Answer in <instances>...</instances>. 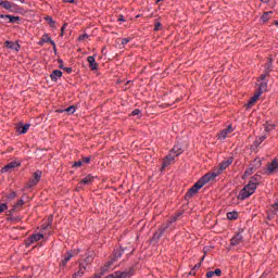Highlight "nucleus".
Instances as JSON below:
<instances>
[{"mask_svg":"<svg viewBox=\"0 0 278 278\" xmlns=\"http://www.w3.org/2000/svg\"><path fill=\"white\" fill-rule=\"evenodd\" d=\"M216 177H218V174L213 173V174H206L204 175L200 180H198L187 192V197H194V194H197V192H199V190H201V188L212 181V179H216Z\"/></svg>","mask_w":278,"mask_h":278,"instance_id":"obj_1","label":"nucleus"},{"mask_svg":"<svg viewBox=\"0 0 278 278\" xmlns=\"http://www.w3.org/2000/svg\"><path fill=\"white\" fill-rule=\"evenodd\" d=\"M255 190H257V187H255L254 184L248 182L240 191L238 199L244 201L245 199H249V197H251L252 194H255Z\"/></svg>","mask_w":278,"mask_h":278,"instance_id":"obj_2","label":"nucleus"},{"mask_svg":"<svg viewBox=\"0 0 278 278\" xmlns=\"http://www.w3.org/2000/svg\"><path fill=\"white\" fill-rule=\"evenodd\" d=\"M178 155H181V150L177 147H174L172 152L165 156L161 170H164V168L170 166V164L175 161L176 157H178Z\"/></svg>","mask_w":278,"mask_h":278,"instance_id":"obj_3","label":"nucleus"},{"mask_svg":"<svg viewBox=\"0 0 278 278\" xmlns=\"http://www.w3.org/2000/svg\"><path fill=\"white\" fill-rule=\"evenodd\" d=\"M41 178H42V172L41 170L35 172L33 175V178L28 182V187L33 188V186H37L38 181H40Z\"/></svg>","mask_w":278,"mask_h":278,"instance_id":"obj_4","label":"nucleus"},{"mask_svg":"<svg viewBox=\"0 0 278 278\" xmlns=\"http://www.w3.org/2000/svg\"><path fill=\"white\" fill-rule=\"evenodd\" d=\"M233 132V127L229 125L226 129L222 130L218 135L217 138L219 140H225L226 138H229V134Z\"/></svg>","mask_w":278,"mask_h":278,"instance_id":"obj_5","label":"nucleus"},{"mask_svg":"<svg viewBox=\"0 0 278 278\" xmlns=\"http://www.w3.org/2000/svg\"><path fill=\"white\" fill-rule=\"evenodd\" d=\"M18 166H21V162H18V161L10 162L4 167H2L1 173H8L9 170H12L14 168H18Z\"/></svg>","mask_w":278,"mask_h":278,"instance_id":"obj_6","label":"nucleus"},{"mask_svg":"<svg viewBox=\"0 0 278 278\" xmlns=\"http://www.w3.org/2000/svg\"><path fill=\"white\" fill-rule=\"evenodd\" d=\"M231 164H233V159H232V157H229V159L223 161V162L219 164V170H218V173H223V170H226L227 168H229V166H231Z\"/></svg>","mask_w":278,"mask_h":278,"instance_id":"obj_7","label":"nucleus"},{"mask_svg":"<svg viewBox=\"0 0 278 278\" xmlns=\"http://www.w3.org/2000/svg\"><path fill=\"white\" fill-rule=\"evenodd\" d=\"M47 42H50V45H52L53 49L56 48L55 41H53V40L51 39V37H49L48 34H45V35L41 37V40L39 41V45H40V47H42V45H45V43H47Z\"/></svg>","mask_w":278,"mask_h":278,"instance_id":"obj_8","label":"nucleus"},{"mask_svg":"<svg viewBox=\"0 0 278 278\" xmlns=\"http://www.w3.org/2000/svg\"><path fill=\"white\" fill-rule=\"evenodd\" d=\"M4 46L7 47V49H11L13 51H21V45H18V42H13V41H5Z\"/></svg>","mask_w":278,"mask_h":278,"instance_id":"obj_9","label":"nucleus"},{"mask_svg":"<svg viewBox=\"0 0 278 278\" xmlns=\"http://www.w3.org/2000/svg\"><path fill=\"white\" fill-rule=\"evenodd\" d=\"M260 97H262V92H256L248 102L247 108L248 110H251V108L253 105H255V103H257V99H260Z\"/></svg>","mask_w":278,"mask_h":278,"instance_id":"obj_10","label":"nucleus"},{"mask_svg":"<svg viewBox=\"0 0 278 278\" xmlns=\"http://www.w3.org/2000/svg\"><path fill=\"white\" fill-rule=\"evenodd\" d=\"M42 238H45L42 233H35L28 238L27 244H34V242H38L42 240Z\"/></svg>","mask_w":278,"mask_h":278,"instance_id":"obj_11","label":"nucleus"},{"mask_svg":"<svg viewBox=\"0 0 278 278\" xmlns=\"http://www.w3.org/2000/svg\"><path fill=\"white\" fill-rule=\"evenodd\" d=\"M87 62L89 63V67L91 68V71H97V68H99V64H97V60L94 59V56H88Z\"/></svg>","mask_w":278,"mask_h":278,"instance_id":"obj_12","label":"nucleus"},{"mask_svg":"<svg viewBox=\"0 0 278 278\" xmlns=\"http://www.w3.org/2000/svg\"><path fill=\"white\" fill-rule=\"evenodd\" d=\"M74 255H75V252H73V251L67 252L64 260L61 262V266H63V267L66 266V264H68V262H71V260H73Z\"/></svg>","mask_w":278,"mask_h":278,"instance_id":"obj_13","label":"nucleus"},{"mask_svg":"<svg viewBox=\"0 0 278 278\" xmlns=\"http://www.w3.org/2000/svg\"><path fill=\"white\" fill-rule=\"evenodd\" d=\"M240 242H242V235H240V233L236 235V236L232 237L231 240H230V244H231L232 247H236V245L240 244Z\"/></svg>","mask_w":278,"mask_h":278,"instance_id":"obj_14","label":"nucleus"},{"mask_svg":"<svg viewBox=\"0 0 278 278\" xmlns=\"http://www.w3.org/2000/svg\"><path fill=\"white\" fill-rule=\"evenodd\" d=\"M271 66H273V61L269 60V62L266 64V67H265V74L261 75L262 80H264V79H266V77H268Z\"/></svg>","mask_w":278,"mask_h":278,"instance_id":"obj_15","label":"nucleus"},{"mask_svg":"<svg viewBox=\"0 0 278 278\" xmlns=\"http://www.w3.org/2000/svg\"><path fill=\"white\" fill-rule=\"evenodd\" d=\"M60 77H62V71H60V70H54L50 74V78L52 79V81H58V79H60Z\"/></svg>","mask_w":278,"mask_h":278,"instance_id":"obj_16","label":"nucleus"},{"mask_svg":"<svg viewBox=\"0 0 278 278\" xmlns=\"http://www.w3.org/2000/svg\"><path fill=\"white\" fill-rule=\"evenodd\" d=\"M0 18H9V23H16L17 21H21L20 16H14V15L0 14Z\"/></svg>","mask_w":278,"mask_h":278,"instance_id":"obj_17","label":"nucleus"},{"mask_svg":"<svg viewBox=\"0 0 278 278\" xmlns=\"http://www.w3.org/2000/svg\"><path fill=\"white\" fill-rule=\"evenodd\" d=\"M250 166L254 170H257V168H261V166H262V159H260V157L254 159V161L250 164Z\"/></svg>","mask_w":278,"mask_h":278,"instance_id":"obj_18","label":"nucleus"},{"mask_svg":"<svg viewBox=\"0 0 278 278\" xmlns=\"http://www.w3.org/2000/svg\"><path fill=\"white\" fill-rule=\"evenodd\" d=\"M223 275V270L220 268L215 269L214 271H207L206 277L212 278V277H220Z\"/></svg>","mask_w":278,"mask_h":278,"instance_id":"obj_19","label":"nucleus"},{"mask_svg":"<svg viewBox=\"0 0 278 278\" xmlns=\"http://www.w3.org/2000/svg\"><path fill=\"white\" fill-rule=\"evenodd\" d=\"M267 88H268V83L263 80L258 85V91L257 92H261V94H264V92H266Z\"/></svg>","mask_w":278,"mask_h":278,"instance_id":"obj_20","label":"nucleus"},{"mask_svg":"<svg viewBox=\"0 0 278 278\" xmlns=\"http://www.w3.org/2000/svg\"><path fill=\"white\" fill-rule=\"evenodd\" d=\"M260 179H262V177L260 175H254L253 177H251L249 184H253L255 186V188H257V186L260 184Z\"/></svg>","mask_w":278,"mask_h":278,"instance_id":"obj_21","label":"nucleus"},{"mask_svg":"<svg viewBox=\"0 0 278 278\" xmlns=\"http://www.w3.org/2000/svg\"><path fill=\"white\" fill-rule=\"evenodd\" d=\"M270 16H273V11H268V12H265L261 20L263 21V23H266L270 20Z\"/></svg>","mask_w":278,"mask_h":278,"instance_id":"obj_22","label":"nucleus"},{"mask_svg":"<svg viewBox=\"0 0 278 278\" xmlns=\"http://www.w3.org/2000/svg\"><path fill=\"white\" fill-rule=\"evenodd\" d=\"M84 273H86V267L80 266L79 270L75 273L72 278H79L84 275Z\"/></svg>","mask_w":278,"mask_h":278,"instance_id":"obj_23","label":"nucleus"},{"mask_svg":"<svg viewBox=\"0 0 278 278\" xmlns=\"http://www.w3.org/2000/svg\"><path fill=\"white\" fill-rule=\"evenodd\" d=\"M227 218H228V220H236V218H238V212L232 211V212L227 213Z\"/></svg>","mask_w":278,"mask_h":278,"instance_id":"obj_24","label":"nucleus"},{"mask_svg":"<svg viewBox=\"0 0 278 278\" xmlns=\"http://www.w3.org/2000/svg\"><path fill=\"white\" fill-rule=\"evenodd\" d=\"M254 168L250 165L248 169H245L244 174H243V178L244 177H251V175H253L254 173Z\"/></svg>","mask_w":278,"mask_h":278,"instance_id":"obj_25","label":"nucleus"},{"mask_svg":"<svg viewBox=\"0 0 278 278\" xmlns=\"http://www.w3.org/2000/svg\"><path fill=\"white\" fill-rule=\"evenodd\" d=\"M80 184H81L83 186H86V185H88V184H92V176H87V177H85L84 179L80 180Z\"/></svg>","mask_w":278,"mask_h":278,"instance_id":"obj_26","label":"nucleus"},{"mask_svg":"<svg viewBox=\"0 0 278 278\" xmlns=\"http://www.w3.org/2000/svg\"><path fill=\"white\" fill-rule=\"evenodd\" d=\"M29 127H30V125H29V124H26V125L20 127V128L17 129V131H18L20 134H25L26 131H29Z\"/></svg>","mask_w":278,"mask_h":278,"instance_id":"obj_27","label":"nucleus"},{"mask_svg":"<svg viewBox=\"0 0 278 278\" xmlns=\"http://www.w3.org/2000/svg\"><path fill=\"white\" fill-rule=\"evenodd\" d=\"M45 18H46L47 23L50 24V27L55 28V21H53V17L46 16Z\"/></svg>","mask_w":278,"mask_h":278,"instance_id":"obj_28","label":"nucleus"},{"mask_svg":"<svg viewBox=\"0 0 278 278\" xmlns=\"http://www.w3.org/2000/svg\"><path fill=\"white\" fill-rule=\"evenodd\" d=\"M2 8H4V10H12V2L2 1Z\"/></svg>","mask_w":278,"mask_h":278,"instance_id":"obj_29","label":"nucleus"},{"mask_svg":"<svg viewBox=\"0 0 278 278\" xmlns=\"http://www.w3.org/2000/svg\"><path fill=\"white\" fill-rule=\"evenodd\" d=\"M129 42H131V37L123 38V39H122V45H123V47H125V45H129Z\"/></svg>","mask_w":278,"mask_h":278,"instance_id":"obj_30","label":"nucleus"},{"mask_svg":"<svg viewBox=\"0 0 278 278\" xmlns=\"http://www.w3.org/2000/svg\"><path fill=\"white\" fill-rule=\"evenodd\" d=\"M5 210H8V204L7 203L0 204V214H3V212H5Z\"/></svg>","mask_w":278,"mask_h":278,"instance_id":"obj_31","label":"nucleus"},{"mask_svg":"<svg viewBox=\"0 0 278 278\" xmlns=\"http://www.w3.org/2000/svg\"><path fill=\"white\" fill-rule=\"evenodd\" d=\"M162 29V23L156 22L154 25V31H160Z\"/></svg>","mask_w":278,"mask_h":278,"instance_id":"obj_32","label":"nucleus"},{"mask_svg":"<svg viewBox=\"0 0 278 278\" xmlns=\"http://www.w3.org/2000/svg\"><path fill=\"white\" fill-rule=\"evenodd\" d=\"M65 112H67L68 114H75V106H70L67 109H65Z\"/></svg>","mask_w":278,"mask_h":278,"instance_id":"obj_33","label":"nucleus"},{"mask_svg":"<svg viewBox=\"0 0 278 278\" xmlns=\"http://www.w3.org/2000/svg\"><path fill=\"white\" fill-rule=\"evenodd\" d=\"M265 140H266V137L263 136V137H258L255 142H256V144H262V142Z\"/></svg>","mask_w":278,"mask_h":278,"instance_id":"obj_34","label":"nucleus"},{"mask_svg":"<svg viewBox=\"0 0 278 278\" xmlns=\"http://www.w3.org/2000/svg\"><path fill=\"white\" fill-rule=\"evenodd\" d=\"M66 27H68V24H63V26L61 27V36H64V30L66 29Z\"/></svg>","mask_w":278,"mask_h":278,"instance_id":"obj_35","label":"nucleus"},{"mask_svg":"<svg viewBox=\"0 0 278 278\" xmlns=\"http://www.w3.org/2000/svg\"><path fill=\"white\" fill-rule=\"evenodd\" d=\"M23 203H25L23 200H18L17 203L14 205V210H16V207H21Z\"/></svg>","mask_w":278,"mask_h":278,"instance_id":"obj_36","label":"nucleus"},{"mask_svg":"<svg viewBox=\"0 0 278 278\" xmlns=\"http://www.w3.org/2000/svg\"><path fill=\"white\" fill-rule=\"evenodd\" d=\"M83 164H84L83 161H77V162L74 163V166H75L76 168H79V166H81Z\"/></svg>","mask_w":278,"mask_h":278,"instance_id":"obj_37","label":"nucleus"},{"mask_svg":"<svg viewBox=\"0 0 278 278\" xmlns=\"http://www.w3.org/2000/svg\"><path fill=\"white\" fill-rule=\"evenodd\" d=\"M132 116H138L140 114V109H136L131 112Z\"/></svg>","mask_w":278,"mask_h":278,"instance_id":"obj_38","label":"nucleus"},{"mask_svg":"<svg viewBox=\"0 0 278 278\" xmlns=\"http://www.w3.org/2000/svg\"><path fill=\"white\" fill-rule=\"evenodd\" d=\"M273 208L275 210V212H278V201L274 203Z\"/></svg>","mask_w":278,"mask_h":278,"instance_id":"obj_39","label":"nucleus"},{"mask_svg":"<svg viewBox=\"0 0 278 278\" xmlns=\"http://www.w3.org/2000/svg\"><path fill=\"white\" fill-rule=\"evenodd\" d=\"M86 38H88V35H87V34L79 36L78 39H79V40H86Z\"/></svg>","mask_w":278,"mask_h":278,"instance_id":"obj_40","label":"nucleus"},{"mask_svg":"<svg viewBox=\"0 0 278 278\" xmlns=\"http://www.w3.org/2000/svg\"><path fill=\"white\" fill-rule=\"evenodd\" d=\"M63 71H65L66 73H73V68L71 67H64Z\"/></svg>","mask_w":278,"mask_h":278,"instance_id":"obj_41","label":"nucleus"},{"mask_svg":"<svg viewBox=\"0 0 278 278\" xmlns=\"http://www.w3.org/2000/svg\"><path fill=\"white\" fill-rule=\"evenodd\" d=\"M83 162H84V164H90V157H85V159L83 160Z\"/></svg>","mask_w":278,"mask_h":278,"instance_id":"obj_42","label":"nucleus"},{"mask_svg":"<svg viewBox=\"0 0 278 278\" xmlns=\"http://www.w3.org/2000/svg\"><path fill=\"white\" fill-rule=\"evenodd\" d=\"M64 3H75V0H63Z\"/></svg>","mask_w":278,"mask_h":278,"instance_id":"obj_43","label":"nucleus"},{"mask_svg":"<svg viewBox=\"0 0 278 278\" xmlns=\"http://www.w3.org/2000/svg\"><path fill=\"white\" fill-rule=\"evenodd\" d=\"M118 21H119V22H122V23H124V21H125V16L119 15Z\"/></svg>","mask_w":278,"mask_h":278,"instance_id":"obj_44","label":"nucleus"},{"mask_svg":"<svg viewBox=\"0 0 278 278\" xmlns=\"http://www.w3.org/2000/svg\"><path fill=\"white\" fill-rule=\"evenodd\" d=\"M0 23H9V18H0Z\"/></svg>","mask_w":278,"mask_h":278,"instance_id":"obj_45","label":"nucleus"},{"mask_svg":"<svg viewBox=\"0 0 278 278\" xmlns=\"http://www.w3.org/2000/svg\"><path fill=\"white\" fill-rule=\"evenodd\" d=\"M262 3H270V0H261Z\"/></svg>","mask_w":278,"mask_h":278,"instance_id":"obj_46","label":"nucleus"},{"mask_svg":"<svg viewBox=\"0 0 278 278\" xmlns=\"http://www.w3.org/2000/svg\"><path fill=\"white\" fill-rule=\"evenodd\" d=\"M14 197H16V193H11V199H14Z\"/></svg>","mask_w":278,"mask_h":278,"instance_id":"obj_47","label":"nucleus"},{"mask_svg":"<svg viewBox=\"0 0 278 278\" xmlns=\"http://www.w3.org/2000/svg\"><path fill=\"white\" fill-rule=\"evenodd\" d=\"M274 25H276V27H278V21H275V22H274Z\"/></svg>","mask_w":278,"mask_h":278,"instance_id":"obj_48","label":"nucleus"},{"mask_svg":"<svg viewBox=\"0 0 278 278\" xmlns=\"http://www.w3.org/2000/svg\"><path fill=\"white\" fill-rule=\"evenodd\" d=\"M59 68H63V70H64V65H62V64H61V65H59Z\"/></svg>","mask_w":278,"mask_h":278,"instance_id":"obj_49","label":"nucleus"},{"mask_svg":"<svg viewBox=\"0 0 278 278\" xmlns=\"http://www.w3.org/2000/svg\"><path fill=\"white\" fill-rule=\"evenodd\" d=\"M3 4V0H0V5H2Z\"/></svg>","mask_w":278,"mask_h":278,"instance_id":"obj_50","label":"nucleus"},{"mask_svg":"<svg viewBox=\"0 0 278 278\" xmlns=\"http://www.w3.org/2000/svg\"><path fill=\"white\" fill-rule=\"evenodd\" d=\"M258 81H261V83L264 81V79L262 80V76L260 77V80H258Z\"/></svg>","mask_w":278,"mask_h":278,"instance_id":"obj_51","label":"nucleus"},{"mask_svg":"<svg viewBox=\"0 0 278 278\" xmlns=\"http://www.w3.org/2000/svg\"><path fill=\"white\" fill-rule=\"evenodd\" d=\"M177 220V218H174L173 222L175 223Z\"/></svg>","mask_w":278,"mask_h":278,"instance_id":"obj_52","label":"nucleus"},{"mask_svg":"<svg viewBox=\"0 0 278 278\" xmlns=\"http://www.w3.org/2000/svg\"><path fill=\"white\" fill-rule=\"evenodd\" d=\"M200 267V265H195V268H199Z\"/></svg>","mask_w":278,"mask_h":278,"instance_id":"obj_53","label":"nucleus"},{"mask_svg":"<svg viewBox=\"0 0 278 278\" xmlns=\"http://www.w3.org/2000/svg\"><path fill=\"white\" fill-rule=\"evenodd\" d=\"M260 278H264V276H261Z\"/></svg>","mask_w":278,"mask_h":278,"instance_id":"obj_54","label":"nucleus"}]
</instances>
